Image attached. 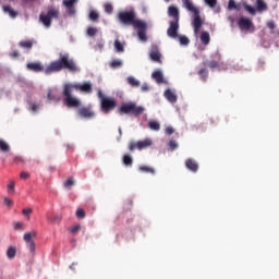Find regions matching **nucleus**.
<instances>
[{
    "label": "nucleus",
    "mask_w": 279,
    "mask_h": 279,
    "mask_svg": "<svg viewBox=\"0 0 279 279\" xmlns=\"http://www.w3.org/2000/svg\"><path fill=\"white\" fill-rule=\"evenodd\" d=\"M118 19L122 25H132L134 29H137V36L142 43L147 40V23L143 20L136 19L134 11H121L118 14Z\"/></svg>",
    "instance_id": "1"
},
{
    "label": "nucleus",
    "mask_w": 279,
    "mask_h": 279,
    "mask_svg": "<svg viewBox=\"0 0 279 279\" xmlns=\"http://www.w3.org/2000/svg\"><path fill=\"white\" fill-rule=\"evenodd\" d=\"M62 69L70 71V73H77V71H80V68L75 64V61L69 57V53H60L59 59L52 61L44 71L46 75H51V73H60Z\"/></svg>",
    "instance_id": "2"
},
{
    "label": "nucleus",
    "mask_w": 279,
    "mask_h": 279,
    "mask_svg": "<svg viewBox=\"0 0 279 279\" xmlns=\"http://www.w3.org/2000/svg\"><path fill=\"white\" fill-rule=\"evenodd\" d=\"M181 1L183 3V8H185L187 12H191L192 14H194L192 27L194 29L195 36H197V34H199V29H202V25H204V20H202V16L199 15V12H201L199 8L194 7L192 0H181Z\"/></svg>",
    "instance_id": "3"
},
{
    "label": "nucleus",
    "mask_w": 279,
    "mask_h": 279,
    "mask_svg": "<svg viewBox=\"0 0 279 279\" xmlns=\"http://www.w3.org/2000/svg\"><path fill=\"white\" fill-rule=\"evenodd\" d=\"M53 19H60V10L53 7H49L47 13H40L39 23L44 25L47 29L51 27Z\"/></svg>",
    "instance_id": "4"
},
{
    "label": "nucleus",
    "mask_w": 279,
    "mask_h": 279,
    "mask_svg": "<svg viewBox=\"0 0 279 279\" xmlns=\"http://www.w3.org/2000/svg\"><path fill=\"white\" fill-rule=\"evenodd\" d=\"M73 93V85L71 84H65L63 87V96L65 97L63 99V104L68 106V108H80V99L73 97L71 95Z\"/></svg>",
    "instance_id": "5"
},
{
    "label": "nucleus",
    "mask_w": 279,
    "mask_h": 279,
    "mask_svg": "<svg viewBox=\"0 0 279 279\" xmlns=\"http://www.w3.org/2000/svg\"><path fill=\"white\" fill-rule=\"evenodd\" d=\"M119 114H132L133 117H141L145 112V108L136 106L135 102L123 104L118 109Z\"/></svg>",
    "instance_id": "6"
},
{
    "label": "nucleus",
    "mask_w": 279,
    "mask_h": 279,
    "mask_svg": "<svg viewBox=\"0 0 279 279\" xmlns=\"http://www.w3.org/2000/svg\"><path fill=\"white\" fill-rule=\"evenodd\" d=\"M98 97L100 99V108L105 114H108V112L117 108V99L106 97L101 90L98 92Z\"/></svg>",
    "instance_id": "7"
},
{
    "label": "nucleus",
    "mask_w": 279,
    "mask_h": 279,
    "mask_svg": "<svg viewBox=\"0 0 279 279\" xmlns=\"http://www.w3.org/2000/svg\"><path fill=\"white\" fill-rule=\"evenodd\" d=\"M153 142L150 138H145L144 141L131 142L129 144L130 151H134V149H138L143 151V149H147V147H151Z\"/></svg>",
    "instance_id": "8"
},
{
    "label": "nucleus",
    "mask_w": 279,
    "mask_h": 279,
    "mask_svg": "<svg viewBox=\"0 0 279 279\" xmlns=\"http://www.w3.org/2000/svg\"><path fill=\"white\" fill-rule=\"evenodd\" d=\"M36 236H37L36 231L26 232L24 234V241L25 243H27V247L32 254L36 252V243H34L32 239H36Z\"/></svg>",
    "instance_id": "9"
},
{
    "label": "nucleus",
    "mask_w": 279,
    "mask_h": 279,
    "mask_svg": "<svg viewBox=\"0 0 279 279\" xmlns=\"http://www.w3.org/2000/svg\"><path fill=\"white\" fill-rule=\"evenodd\" d=\"M238 26L242 32H250L254 27V23L250 17L242 16L238 21Z\"/></svg>",
    "instance_id": "10"
},
{
    "label": "nucleus",
    "mask_w": 279,
    "mask_h": 279,
    "mask_svg": "<svg viewBox=\"0 0 279 279\" xmlns=\"http://www.w3.org/2000/svg\"><path fill=\"white\" fill-rule=\"evenodd\" d=\"M180 31V22L170 21L169 27L167 29V35L169 38H178V32Z\"/></svg>",
    "instance_id": "11"
},
{
    "label": "nucleus",
    "mask_w": 279,
    "mask_h": 279,
    "mask_svg": "<svg viewBox=\"0 0 279 279\" xmlns=\"http://www.w3.org/2000/svg\"><path fill=\"white\" fill-rule=\"evenodd\" d=\"M211 58L214 60L204 61L203 64L204 66L208 65L209 69H217L219 66V62H221V54L219 52H215L214 54H211Z\"/></svg>",
    "instance_id": "12"
},
{
    "label": "nucleus",
    "mask_w": 279,
    "mask_h": 279,
    "mask_svg": "<svg viewBox=\"0 0 279 279\" xmlns=\"http://www.w3.org/2000/svg\"><path fill=\"white\" fill-rule=\"evenodd\" d=\"M185 167L186 169H189V171H192V173H197V171H199V165L195 159H191V158L186 159Z\"/></svg>",
    "instance_id": "13"
},
{
    "label": "nucleus",
    "mask_w": 279,
    "mask_h": 279,
    "mask_svg": "<svg viewBox=\"0 0 279 279\" xmlns=\"http://www.w3.org/2000/svg\"><path fill=\"white\" fill-rule=\"evenodd\" d=\"M78 117L82 119H93V117H95V112H93L88 107H82L78 109Z\"/></svg>",
    "instance_id": "14"
},
{
    "label": "nucleus",
    "mask_w": 279,
    "mask_h": 279,
    "mask_svg": "<svg viewBox=\"0 0 279 279\" xmlns=\"http://www.w3.org/2000/svg\"><path fill=\"white\" fill-rule=\"evenodd\" d=\"M168 16L173 19L172 21L180 22V10L174 5H170L168 8Z\"/></svg>",
    "instance_id": "15"
},
{
    "label": "nucleus",
    "mask_w": 279,
    "mask_h": 279,
    "mask_svg": "<svg viewBox=\"0 0 279 279\" xmlns=\"http://www.w3.org/2000/svg\"><path fill=\"white\" fill-rule=\"evenodd\" d=\"M77 0H63V5L68 9V14L73 16L75 14V3Z\"/></svg>",
    "instance_id": "16"
},
{
    "label": "nucleus",
    "mask_w": 279,
    "mask_h": 279,
    "mask_svg": "<svg viewBox=\"0 0 279 279\" xmlns=\"http://www.w3.org/2000/svg\"><path fill=\"white\" fill-rule=\"evenodd\" d=\"M26 69H28V71H34V73H40L45 71V66H43V64L34 62L27 63Z\"/></svg>",
    "instance_id": "17"
},
{
    "label": "nucleus",
    "mask_w": 279,
    "mask_h": 279,
    "mask_svg": "<svg viewBox=\"0 0 279 279\" xmlns=\"http://www.w3.org/2000/svg\"><path fill=\"white\" fill-rule=\"evenodd\" d=\"M75 88H77V90H81V93H93V84L90 83H83L82 85H75Z\"/></svg>",
    "instance_id": "18"
},
{
    "label": "nucleus",
    "mask_w": 279,
    "mask_h": 279,
    "mask_svg": "<svg viewBox=\"0 0 279 279\" xmlns=\"http://www.w3.org/2000/svg\"><path fill=\"white\" fill-rule=\"evenodd\" d=\"M153 80L157 82V84H163L165 83V76L162 75V72L160 70L155 71L151 74Z\"/></svg>",
    "instance_id": "19"
},
{
    "label": "nucleus",
    "mask_w": 279,
    "mask_h": 279,
    "mask_svg": "<svg viewBox=\"0 0 279 279\" xmlns=\"http://www.w3.org/2000/svg\"><path fill=\"white\" fill-rule=\"evenodd\" d=\"M165 97L170 101V104H175V101H178V96L171 89H167L165 92Z\"/></svg>",
    "instance_id": "20"
},
{
    "label": "nucleus",
    "mask_w": 279,
    "mask_h": 279,
    "mask_svg": "<svg viewBox=\"0 0 279 279\" xmlns=\"http://www.w3.org/2000/svg\"><path fill=\"white\" fill-rule=\"evenodd\" d=\"M35 43L34 39L22 40L19 43V47H22V49H32Z\"/></svg>",
    "instance_id": "21"
},
{
    "label": "nucleus",
    "mask_w": 279,
    "mask_h": 279,
    "mask_svg": "<svg viewBox=\"0 0 279 279\" xmlns=\"http://www.w3.org/2000/svg\"><path fill=\"white\" fill-rule=\"evenodd\" d=\"M3 12H4L5 14H9V16H11V19H16V17L19 16V12H17V11H14V10L12 9V7H10V5H4V7H3Z\"/></svg>",
    "instance_id": "22"
},
{
    "label": "nucleus",
    "mask_w": 279,
    "mask_h": 279,
    "mask_svg": "<svg viewBox=\"0 0 279 279\" xmlns=\"http://www.w3.org/2000/svg\"><path fill=\"white\" fill-rule=\"evenodd\" d=\"M7 258L14 260L16 258V246H9L7 250Z\"/></svg>",
    "instance_id": "23"
},
{
    "label": "nucleus",
    "mask_w": 279,
    "mask_h": 279,
    "mask_svg": "<svg viewBox=\"0 0 279 279\" xmlns=\"http://www.w3.org/2000/svg\"><path fill=\"white\" fill-rule=\"evenodd\" d=\"M161 57L162 56L158 50H153L150 52V59L153 60V62H158L159 64H161L162 63V60L160 59Z\"/></svg>",
    "instance_id": "24"
},
{
    "label": "nucleus",
    "mask_w": 279,
    "mask_h": 279,
    "mask_svg": "<svg viewBox=\"0 0 279 279\" xmlns=\"http://www.w3.org/2000/svg\"><path fill=\"white\" fill-rule=\"evenodd\" d=\"M202 45H210V34L208 32L201 33Z\"/></svg>",
    "instance_id": "25"
},
{
    "label": "nucleus",
    "mask_w": 279,
    "mask_h": 279,
    "mask_svg": "<svg viewBox=\"0 0 279 279\" xmlns=\"http://www.w3.org/2000/svg\"><path fill=\"white\" fill-rule=\"evenodd\" d=\"M47 99L49 101H60V97H58L54 89H48Z\"/></svg>",
    "instance_id": "26"
},
{
    "label": "nucleus",
    "mask_w": 279,
    "mask_h": 279,
    "mask_svg": "<svg viewBox=\"0 0 279 279\" xmlns=\"http://www.w3.org/2000/svg\"><path fill=\"white\" fill-rule=\"evenodd\" d=\"M138 171L142 173H150V175H154L156 173V169L149 166H140Z\"/></svg>",
    "instance_id": "27"
},
{
    "label": "nucleus",
    "mask_w": 279,
    "mask_h": 279,
    "mask_svg": "<svg viewBox=\"0 0 279 279\" xmlns=\"http://www.w3.org/2000/svg\"><path fill=\"white\" fill-rule=\"evenodd\" d=\"M126 82L132 88H138V86H141V81L136 80L134 76H129Z\"/></svg>",
    "instance_id": "28"
},
{
    "label": "nucleus",
    "mask_w": 279,
    "mask_h": 279,
    "mask_svg": "<svg viewBox=\"0 0 279 279\" xmlns=\"http://www.w3.org/2000/svg\"><path fill=\"white\" fill-rule=\"evenodd\" d=\"M256 4H257L258 12L267 11V3L265 2V0H256Z\"/></svg>",
    "instance_id": "29"
},
{
    "label": "nucleus",
    "mask_w": 279,
    "mask_h": 279,
    "mask_svg": "<svg viewBox=\"0 0 279 279\" xmlns=\"http://www.w3.org/2000/svg\"><path fill=\"white\" fill-rule=\"evenodd\" d=\"M114 49L118 51V53H123L125 51V48L123 47V44L119 39H116L114 41Z\"/></svg>",
    "instance_id": "30"
},
{
    "label": "nucleus",
    "mask_w": 279,
    "mask_h": 279,
    "mask_svg": "<svg viewBox=\"0 0 279 279\" xmlns=\"http://www.w3.org/2000/svg\"><path fill=\"white\" fill-rule=\"evenodd\" d=\"M109 66L111 69H121V66H123V61H121L120 59H116L109 64Z\"/></svg>",
    "instance_id": "31"
},
{
    "label": "nucleus",
    "mask_w": 279,
    "mask_h": 279,
    "mask_svg": "<svg viewBox=\"0 0 279 279\" xmlns=\"http://www.w3.org/2000/svg\"><path fill=\"white\" fill-rule=\"evenodd\" d=\"M198 75H199V77H201V80L203 81V82H206V80H208V70L207 69H201L199 71H198Z\"/></svg>",
    "instance_id": "32"
},
{
    "label": "nucleus",
    "mask_w": 279,
    "mask_h": 279,
    "mask_svg": "<svg viewBox=\"0 0 279 279\" xmlns=\"http://www.w3.org/2000/svg\"><path fill=\"white\" fill-rule=\"evenodd\" d=\"M228 10H241V5L236 4L234 0H229Z\"/></svg>",
    "instance_id": "33"
},
{
    "label": "nucleus",
    "mask_w": 279,
    "mask_h": 279,
    "mask_svg": "<svg viewBox=\"0 0 279 279\" xmlns=\"http://www.w3.org/2000/svg\"><path fill=\"white\" fill-rule=\"evenodd\" d=\"M122 160H123V165H125L126 167H131V165L134 162V160L132 159V156L130 155H124Z\"/></svg>",
    "instance_id": "34"
},
{
    "label": "nucleus",
    "mask_w": 279,
    "mask_h": 279,
    "mask_svg": "<svg viewBox=\"0 0 279 279\" xmlns=\"http://www.w3.org/2000/svg\"><path fill=\"white\" fill-rule=\"evenodd\" d=\"M148 128H150V130H154L155 132H158L160 130V123H158V121H150L148 123Z\"/></svg>",
    "instance_id": "35"
},
{
    "label": "nucleus",
    "mask_w": 279,
    "mask_h": 279,
    "mask_svg": "<svg viewBox=\"0 0 279 279\" xmlns=\"http://www.w3.org/2000/svg\"><path fill=\"white\" fill-rule=\"evenodd\" d=\"M89 21L97 23V21H99V13H97V11H90L89 12Z\"/></svg>",
    "instance_id": "36"
},
{
    "label": "nucleus",
    "mask_w": 279,
    "mask_h": 279,
    "mask_svg": "<svg viewBox=\"0 0 279 279\" xmlns=\"http://www.w3.org/2000/svg\"><path fill=\"white\" fill-rule=\"evenodd\" d=\"M0 151H10V145L3 140H0Z\"/></svg>",
    "instance_id": "37"
},
{
    "label": "nucleus",
    "mask_w": 279,
    "mask_h": 279,
    "mask_svg": "<svg viewBox=\"0 0 279 279\" xmlns=\"http://www.w3.org/2000/svg\"><path fill=\"white\" fill-rule=\"evenodd\" d=\"M98 29L96 27H88L86 31L87 36L93 38L94 36H97Z\"/></svg>",
    "instance_id": "38"
},
{
    "label": "nucleus",
    "mask_w": 279,
    "mask_h": 279,
    "mask_svg": "<svg viewBox=\"0 0 279 279\" xmlns=\"http://www.w3.org/2000/svg\"><path fill=\"white\" fill-rule=\"evenodd\" d=\"M244 9L246 10V12H248V14H252V16L256 15V9L250 4H244Z\"/></svg>",
    "instance_id": "39"
},
{
    "label": "nucleus",
    "mask_w": 279,
    "mask_h": 279,
    "mask_svg": "<svg viewBox=\"0 0 279 279\" xmlns=\"http://www.w3.org/2000/svg\"><path fill=\"white\" fill-rule=\"evenodd\" d=\"M168 147L171 151H175V149H178V142L170 140L168 143Z\"/></svg>",
    "instance_id": "40"
},
{
    "label": "nucleus",
    "mask_w": 279,
    "mask_h": 279,
    "mask_svg": "<svg viewBox=\"0 0 279 279\" xmlns=\"http://www.w3.org/2000/svg\"><path fill=\"white\" fill-rule=\"evenodd\" d=\"M61 220L62 218L59 215L48 217V221H51V223H60Z\"/></svg>",
    "instance_id": "41"
},
{
    "label": "nucleus",
    "mask_w": 279,
    "mask_h": 279,
    "mask_svg": "<svg viewBox=\"0 0 279 279\" xmlns=\"http://www.w3.org/2000/svg\"><path fill=\"white\" fill-rule=\"evenodd\" d=\"M76 217H77V219H84V217H86V211H84L83 208H78L76 210Z\"/></svg>",
    "instance_id": "42"
},
{
    "label": "nucleus",
    "mask_w": 279,
    "mask_h": 279,
    "mask_svg": "<svg viewBox=\"0 0 279 279\" xmlns=\"http://www.w3.org/2000/svg\"><path fill=\"white\" fill-rule=\"evenodd\" d=\"M14 230H25V223L23 222H13Z\"/></svg>",
    "instance_id": "43"
},
{
    "label": "nucleus",
    "mask_w": 279,
    "mask_h": 279,
    "mask_svg": "<svg viewBox=\"0 0 279 279\" xmlns=\"http://www.w3.org/2000/svg\"><path fill=\"white\" fill-rule=\"evenodd\" d=\"M179 41H180V45H185V46L189 45V43H191V40L186 36H180Z\"/></svg>",
    "instance_id": "44"
},
{
    "label": "nucleus",
    "mask_w": 279,
    "mask_h": 279,
    "mask_svg": "<svg viewBox=\"0 0 279 279\" xmlns=\"http://www.w3.org/2000/svg\"><path fill=\"white\" fill-rule=\"evenodd\" d=\"M112 4L111 3H106L105 4V12H107V14H112Z\"/></svg>",
    "instance_id": "45"
},
{
    "label": "nucleus",
    "mask_w": 279,
    "mask_h": 279,
    "mask_svg": "<svg viewBox=\"0 0 279 279\" xmlns=\"http://www.w3.org/2000/svg\"><path fill=\"white\" fill-rule=\"evenodd\" d=\"M73 184H75V181H73L72 179H68V180L64 182V187H65V189H71V186H73Z\"/></svg>",
    "instance_id": "46"
},
{
    "label": "nucleus",
    "mask_w": 279,
    "mask_h": 279,
    "mask_svg": "<svg viewBox=\"0 0 279 279\" xmlns=\"http://www.w3.org/2000/svg\"><path fill=\"white\" fill-rule=\"evenodd\" d=\"M82 230V226L76 225L71 229L72 234H77Z\"/></svg>",
    "instance_id": "47"
},
{
    "label": "nucleus",
    "mask_w": 279,
    "mask_h": 279,
    "mask_svg": "<svg viewBox=\"0 0 279 279\" xmlns=\"http://www.w3.org/2000/svg\"><path fill=\"white\" fill-rule=\"evenodd\" d=\"M206 5H209L210 8H215L217 5V0H204Z\"/></svg>",
    "instance_id": "48"
},
{
    "label": "nucleus",
    "mask_w": 279,
    "mask_h": 279,
    "mask_svg": "<svg viewBox=\"0 0 279 279\" xmlns=\"http://www.w3.org/2000/svg\"><path fill=\"white\" fill-rule=\"evenodd\" d=\"M4 204L5 206H9V208H12V206H14V202H12V199L4 197Z\"/></svg>",
    "instance_id": "49"
},
{
    "label": "nucleus",
    "mask_w": 279,
    "mask_h": 279,
    "mask_svg": "<svg viewBox=\"0 0 279 279\" xmlns=\"http://www.w3.org/2000/svg\"><path fill=\"white\" fill-rule=\"evenodd\" d=\"M32 213H34V209H32V208L22 209V214L25 215V217L32 215Z\"/></svg>",
    "instance_id": "50"
},
{
    "label": "nucleus",
    "mask_w": 279,
    "mask_h": 279,
    "mask_svg": "<svg viewBox=\"0 0 279 279\" xmlns=\"http://www.w3.org/2000/svg\"><path fill=\"white\" fill-rule=\"evenodd\" d=\"M166 134H168V136H171V134H173V132H175V129H173V126H168L165 130Z\"/></svg>",
    "instance_id": "51"
},
{
    "label": "nucleus",
    "mask_w": 279,
    "mask_h": 279,
    "mask_svg": "<svg viewBox=\"0 0 279 279\" xmlns=\"http://www.w3.org/2000/svg\"><path fill=\"white\" fill-rule=\"evenodd\" d=\"M266 25H267L268 29H276V22H274V21L267 22Z\"/></svg>",
    "instance_id": "52"
},
{
    "label": "nucleus",
    "mask_w": 279,
    "mask_h": 279,
    "mask_svg": "<svg viewBox=\"0 0 279 279\" xmlns=\"http://www.w3.org/2000/svg\"><path fill=\"white\" fill-rule=\"evenodd\" d=\"M20 178L21 180H27V178H29V172H21Z\"/></svg>",
    "instance_id": "53"
},
{
    "label": "nucleus",
    "mask_w": 279,
    "mask_h": 279,
    "mask_svg": "<svg viewBox=\"0 0 279 279\" xmlns=\"http://www.w3.org/2000/svg\"><path fill=\"white\" fill-rule=\"evenodd\" d=\"M147 90H149V85H147V83L142 85V93H147Z\"/></svg>",
    "instance_id": "54"
},
{
    "label": "nucleus",
    "mask_w": 279,
    "mask_h": 279,
    "mask_svg": "<svg viewBox=\"0 0 279 279\" xmlns=\"http://www.w3.org/2000/svg\"><path fill=\"white\" fill-rule=\"evenodd\" d=\"M8 191H9V193L11 191L14 192V182H11V183L8 184Z\"/></svg>",
    "instance_id": "55"
},
{
    "label": "nucleus",
    "mask_w": 279,
    "mask_h": 279,
    "mask_svg": "<svg viewBox=\"0 0 279 279\" xmlns=\"http://www.w3.org/2000/svg\"><path fill=\"white\" fill-rule=\"evenodd\" d=\"M31 110H32L33 112H36V111L38 110V105L33 104V105L31 106Z\"/></svg>",
    "instance_id": "56"
},
{
    "label": "nucleus",
    "mask_w": 279,
    "mask_h": 279,
    "mask_svg": "<svg viewBox=\"0 0 279 279\" xmlns=\"http://www.w3.org/2000/svg\"><path fill=\"white\" fill-rule=\"evenodd\" d=\"M19 56H20V53L16 50L11 52V58H19Z\"/></svg>",
    "instance_id": "57"
},
{
    "label": "nucleus",
    "mask_w": 279,
    "mask_h": 279,
    "mask_svg": "<svg viewBox=\"0 0 279 279\" xmlns=\"http://www.w3.org/2000/svg\"><path fill=\"white\" fill-rule=\"evenodd\" d=\"M14 162H16V163L23 162V157H15Z\"/></svg>",
    "instance_id": "58"
},
{
    "label": "nucleus",
    "mask_w": 279,
    "mask_h": 279,
    "mask_svg": "<svg viewBox=\"0 0 279 279\" xmlns=\"http://www.w3.org/2000/svg\"><path fill=\"white\" fill-rule=\"evenodd\" d=\"M25 3L29 2V1H36V0H23Z\"/></svg>",
    "instance_id": "59"
},
{
    "label": "nucleus",
    "mask_w": 279,
    "mask_h": 279,
    "mask_svg": "<svg viewBox=\"0 0 279 279\" xmlns=\"http://www.w3.org/2000/svg\"><path fill=\"white\" fill-rule=\"evenodd\" d=\"M210 123H211V124H215V120L210 119Z\"/></svg>",
    "instance_id": "60"
},
{
    "label": "nucleus",
    "mask_w": 279,
    "mask_h": 279,
    "mask_svg": "<svg viewBox=\"0 0 279 279\" xmlns=\"http://www.w3.org/2000/svg\"><path fill=\"white\" fill-rule=\"evenodd\" d=\"M119 132H120V134H121V132H122L121 129H119Z\"/></svg>",
    "instance_id": "61"
},
{
    "label": "nucleus",
    "mask_w": 279,
    "mask_h": 279,
    "mask_svg": "<svg viewBox=\"0 0 279 279\" xmlns=\"http://www.w3.org/2000/svg\"><path fill=\"white\" fill-rule=\"evenodd\" d=\"M166 1H169V0H166Z\"/></svg>",
    "instance_id": "62"
}]
</instances>
